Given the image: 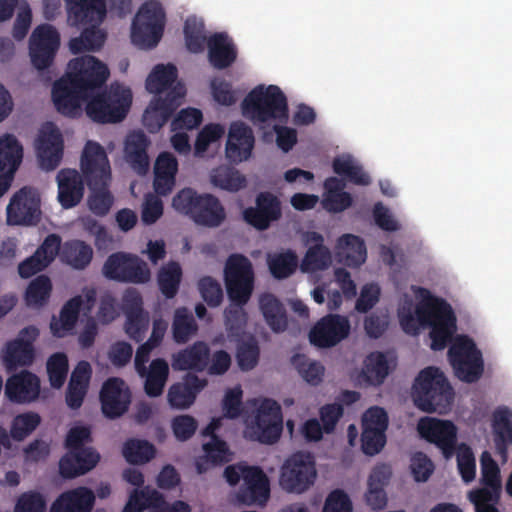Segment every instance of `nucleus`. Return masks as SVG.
Wrapping results in <instances>:
<instances>
[{
  "instance_id": "obj_1",
  "label": "nucleus",
  "mask_w": 512,
  "mask_h": 512,
  "mask_svg": "<svg viewBox=\"0 0 512 512\" xmlns=\"http://www.w3.org/2000/svg\"><path fill=\"white\" fill-rule=\"evenodd\" d=\"M69 72L57 80L52 88V99L59 113L68 117L81 114V102L87 101V116L96 123L121 122L129 112L132 92L119 83L108 90L92 96L109 77L108 67L91 55L70 60Z\"/></svg>"
},
{
  "instance_id": "obj_2",
  "label": "nucleus",
  "mask_w": 512,
  "mask_h": 512,
  "mask_svg": "<svg viewBox=\"0 0 512 512\" xmlns=\"http://www.w3.org/2000/svg\"><path fill=\"white\" fill-rule=\"evenodd\" d=\"M80 167L90 190L87 200L90 211L101 217L107 215L114 203V197L109 191L111 167L105 149L95 141H87Z\"/></svg>"
},
{
  "instance_id": "obj_3",
  "label": "nucleus",
  "mask_w": 512,
  "mask_h": 512,
  "mask_svg": "<svg viewBox=\"0 0 512 512\" xmlns=\"http://www.w3.org/2000/svg\"><path fill=\"white\" fill-rule=\"evenodd\" d=\"M68 19L72 25H90L79 37L72 38L69 48L73 54L97 51L105 43L106 33L99 28L106 16L105 0H65Z\"/></svg>"
},
{
  "instance_id": "obj_4",
  "label": "nucleus",
  "mask_w": 512,
  "mask_h": 512,
  "mask_svg": "<svg viewBox=\"0 0 512 512\" xmlns=\"http://www.w3.org/2000/svg\"><path fill=\"white\" fill-rule=\"evenodd\" d=\"M415 405L427 413H447L454 400V391L444 373L437 367H426L415 379L412 388Z\"/></svg>"
},
{
  "instance_id": "obj_5",
  "label": "nucleus",
  "mask_w": 512,
  "mask_h": 512,
  "mask_svg": "<svg viewBox=\"0 0 512 512\" xmlns=\"http://www.w3.org/2000/svg\"><path fill=\"white\" fill-rule=\"evenodd\" d=\"M241 107L243 116L255 124L288 120L287 97L276 85L255 87L244 98Z\"/></svg>"
},
{
  "instance_id": "obj_6",
  "label": "nucleus",
  "mask_w": 512,
  "mask_h": 512,
  "mask_svg": "<svg viewBox=\"0 0 512 512\" xmlns=\"http://www.w3.org/2000/svg\"><path fill=\"white\" fill-rule=\"evenodd\" d=\"M175 210L189 216L197 225L215 228L226 218L219 199L212 194H198L192 188L179 191L172 200Z\"/></svg>"
},
{
  "instance_id": "obj_7",
  "label": "nucleus",
  "mask_w": 512,
  "mask_h": 512,
  "mask_svg": "<svg viewBox=\"0 0 512 512\" xmlns=\"http://www.w3.org/2000/svg\"><path fill=\"white\" fill-rule=\"evenodd\" d=\"M419 318L429 327L431 349L443 350L456 331V316L451 305L442 298H433L416 307Z\"/></svg>"
},
{
  "instance_id": "obj_8",
  "label": "nucleus",
  "mask_w": 512,
  "mask_h": 512,
  "mask_svg": "<svg viewBox=\"0 0 512 512\" xmlns=\"http://www.w3.org/2000/svg\"><path fill=\"white\" fill-rule=\"evenodd\" d=\"M448 359L456 377L461 381L474 383L481 378L484 371L482 353L470 337H456L449 347Z\"/></svg>"
},
{
  "instance_id": "obj_9",
  "label": "nucleus",
  "mask_w": 512,
  "mask_h": 512,
  "mask_svg": "<svg viewBox=\"0 0 512 512\" xmlns=\"http://www.w3.org/2000/svg\"><path fill=\"white\" fill-rule=\"evenodd\" d=\"M165 12L157 1L142 4L131 27V40L141 48H153L162 38Z\"/></svg>"
},
{
  "instance_id": "obj_10",
  "label": "nucleus",
  "mask_w": 512,
  "mask_h": 512,
  "mask_svg": "<svg viewBox=\"0 0 512 512\" xmlns=\"http://www.w3.org/2000/svg\"><path fill=\"white\" fill-rule=\"evenodd\" d=\"M224 282L232 303L246 304L253 293L255 274L251 261L242 254H232L224 267Z\"/></svg>"
},
{
  "instance_id": "obj_11",
  "label": "nucleus",
  "mask_w": 512,
  "mask_h": 512,
  "mask_svg": "<svg viewBox=\"0 0 512 512\" xmlns=\"http://www.w3.org/2000/svg\"><path fill=\"white\" fill-rule=\"evenodd\" d=\"M316 477L314 456L309 452L298 451L290 455L281 466L279 484L287 492L301 494L314 484Z\"/></svg>"
},
{
  "instance_id": "obj_12",
  "label": "nucleus",
  "mask_w": 512,
  "mask_h": 512,
  "mask_svg": "<svg viewBox=\"0 0 512 512\" xmlns=\"http://www.w3.org/2000/svg\"><path fill=\"white\" fill-rule=\"evenodd\" d=\"M103 275L110 280L143 284L150 280L148 265L137 255L124 252L111 254L102 268Z\"/></svg>"
},
{
  "instance_id": "obj_13",
  "label": "nucleus",
  "mask_w": 512,
  "mask_h": 512,
  "mask_svg": "<svg viewBox=\"0 0 512 512\" xmlns=\"http://www.w3.org/2000/svg\"><path fill=\"white\" fill-rule=\"evenodd\" d=\"M41 199L35 188L18 190L7 206V222L11 225H35L41 219Z\"/></svg>"
},
{
  "instance_id": "obj_14",
  "label": "nucleus",
  "mask_w": 512,
  "mask_h": 512,
  "mask_svg": "<svg viewBox=\"0 0 512 512\" xmlns=\"http://www.w3.org/2000/svg\"><path fill=\"white\" fill-rule=\"evenodd\" d=\"M60 45L58 31L50 24H42L35 28L29 40L31 62L38 70L48 68Z\"/></svg>"
},
{
  "instance_id": "obj_15",
  "label": "nucleus",
  "mask_w": 512,
  "mask_h": 512,
  "mask_svg": "<svg viewBox=\"0 0 512 512\" xmlns=\"http://www.w3.org/2000/svg\"><path fill=\"white\" fill-rule=\"evenodd\" d=\"M388 415L378 406L370 407L362 417L361 445L366 455L378 454L386 443Z\"/></svg>"
},
{
  "instance_id": "obj_16",
  "label": "nucleus",
  "mask_w": 512,
  "mask_h": 512,
  "mask_svg": "<svg viewBox=\"0 0 512 512\" xmlns=\"http://www.w3.org/2000/svg\"><path fill=\"white\" fill-rule=\"evenodd\" d=\"M418 431L422 438L435 444L446 459L456 451L457 428L449 420L423 418L418 423Z\"/></svg>"
},
{
  "instance_id": "obj_17",
  "label": "nucleus",
  "mask_w": 512,
  "mask_h": 512,
  "mask_svg": "<svg viewBox=\"0 0 512 512\" xmlns=\"http://www.w3.org/2000/svg\"><path fill=\"white\" fill-rule=\"evenodd\" d=\"M350 322L339 314H328L321 318L310 330V342L319 348H330L348 337Z\"/></svg>"
},
{
  "instance_id": "obj_18",
  "label": "nucleus",
  "mask_w": 512,
  "mask_h": 512,
  "mask_svg": "<svg viewBox=\"0 0 512 512\" xmlns=\"http://www.w3.org/2000/svg\"><path fill=\"white\" fill-rule=\"evenodd\" d=\"M35 146L41 167L48 171L56 169L62 160L64 142L54 123L46 122L41 126Z\"/></svg>"
},
{
  "instance_id": "obj_19",
  "label": "nucleus",
  "mask_w": 512,
  "mask_h": 512,
  "mask_svg": "<svg viewBox=\"0 0 512 512\" xmlns=\"http://www.w3.org/2000/svg\"><path fill=\"white\" fill-rule=\"evenodd\" d=\"M282 216V206L279 198L271 192L257 194L255 206L243 211V219L250 226L263 231Z\"/></svg>"
},
{
  "instance_id": "obj_20",
  "label": "nucleus",
  "mask_w": 512,
  "mask_h": 512,
  "mask_svg": "<svg viewBox=\"0 0 512 512\" xmlns=\"http://www.w3.org/2000/svg\"><path fill=\"white\" fill-rule=\"evenodd\" d=\"M252 429L255 439L261 443L273 444L278 441L282 431V414L275 400L265 399L261 403Z\"/></svg>"
},
{
  "instance_id": "obj_21",
  "label": "nucleus",
  "mask_w": 512,
  "mask_h": 512,
  "mask_svg": "<svg viewBox=\"0 0 512 512\" xmlns=\"http://www.w3.org/2000/svg\"><path fill=\"white\" fill-rule=\"evenodd\" d=\"M100 402L104 416L116 419L128 411L131 392L124 380L117 377L109 378L101 388Z\"/></svg>"
},
{
  "instance_id": "obj_22",
  "label": "nucleus",
  "mask_w": 512,
  "mask_h": 512,
  "mask_svg": "<svg viewBox=\"0 0 512 512\" xmlns=\"http://www.w3.org/2000/svg\"><path fill=\"white\" fill-rule=\"evenodd\" d=\"M23 148L12 134L0 137V197H2L13 180L14 174L21 164Z\"/></svg>"
},
{
  "instance_id": "obj_23",
  "label": "nucleus",
  "mask_w": 512,
  "mask_h": 512,
  "mask_svg": "<svg viewBox=\"0 0 512 512\" xmlns=\"http://www.w3.org/2000/svg\"><path fill=\"white\" fill-rule=\"evenodd\" d=\"M270 496L267 475L258 466H251L244 474L243 484L236 494L237 501L244 505H263Z\"/></svg>"
},
{
  "instance_id": "obj_24",
  "label": "nucleus",
  "mask_w": 512,
  "mask_h": 512,
  "mask_svg": "<svg viewBox=\"0 0 512 512\" xmlns=\"http://www.w3.org/2000/svg\"><path fill=\"white\" fill-rule=\"evenodd\" d=\"M38 336V328L28 326L20 331L18 338L8 342L4 354V362L7 367L31 365L35 357L33 342Z\"/></svg>"
},
{
  "instance_id": "obj_25",
  "label": "nucleus",
  "mask_w": 512,
  "mask_h": 512,
  "mask_svg": "<svg viewBox=\"0 0 512 512\" xmlns=\"http://www.w3.org/2000/svg\"><path fill=\"white\" fill-rule=\"evenodd\" d=\"M85 177L76 169H61L56 176L58 185L57 199L62 208L70 209L76 207L83 199Z\"/></svg>"
},
{
  "instance_id": "obj_26",
  "label": "nucleus",
  "mask_w": 512,
  "mask_h": 512,
  "mask_svg": "<svg viewBox=\"0 0 512 512\" xmlns=\"http://www.w3.org/2000/svg\"><path fill=\"white\" fill-rule=\"evenodd\" d=\"M255 138L252 129L241 121L230 125L226 143V156L235 163L247 160L254 148Z\"/></svg>"
},
{
  "instance_id": "obj_27",
  "label": "nucleus",
  "mask_w": 512,
  "mask_h": 512,
  "mask_svg": "<svg viewBox=\"0 0 512 512\" xmlns=\"http://www.w3.org/2000/svg\"><path fill=\"white\" fill-rule=\"evenodd\" d=\"M100 455L92 448L68 450L59 461V473L65 479H73L92 470Z\"/></svg>"
},
{
  "instance_id": "obj_28",
  "label": "nucleus",
  "mask_w": 512,
  "mask_h": 512,
  "mask_svg": "<svg viewBox=\"0 0 512 512\" xmlns=\"http://www.w3.org/2000/svg\"><path fill=\"white\" fill-rule=\"evenodd\" d=\"M100 455L92 448L68 450L59 461V473L65 479H73L92 470Z\"/></svg>"
},
{
  "instance_id": "obj_29",
  "label": "nucleus",
  "mask_w": 512,
  "mask_h": 512,
  "mask_svg": "<svg viewBox=\"0 0 512 512\" xmlns=\"http://www.w3.org/2000/svg\"><path fill=\"white\" fill-rule=\"evenodd\" d=\"M40 393L39 378L24 370L11 376L5 386V395L15 403H30L36 400Z\"/></svg>"
},
{
  "instance_id": "obj_30",
  "label": "nucleus",
  "mask_w": 512,
  "mask_h": 512,
  "mask_svg": "<svg viewBox=\"0 0 512 512\" xmlns=\"http://www.w3.org/2000/svg\"><path fill=\"white\" fill-rule=\"evenodd\" d=\"M207 385L206 379L188 373L181 382L170 386L167 393L169 405L174 409H187L196 400L197 394Z\"/></svg>"
},
{
  "instance_id": "obj_31",
  "label": "nucleus",
  "mask_w": 512,
  "mask_h": 512,
  "mask_svg": "<svg viewBox=\"0 0 512 512\" xmlns=\"http://www.w3.org/2000/svg\"><path fill=\"white\" fill-rule=\"evenodd\" d=\"M392 476L391 467L387 464L376 465L368 478V488L365 493L366 504L372 510H382L387 505V493L385 487Z\"/></svg>"
},
{
  "instance_id": "obj_32",
  "label": "nucleus",
  "mask_w": 512,
  "mask_h": 512,
  "mask_svg": "<svg viewBox=\"0 0 512 512\" xmlns=\"http://www.w3.org/2000/svg\"><path fill=\"white\" fill-rule=\"evenodd\" d=\"M210 359V348L204 341H196L191 346L173 355L172 367L174 370H192L203 372Z\"/></svg>"
},
{
  "instance_id": "obj_33",
  "label": "nucleus",
  "mask_w": 512,
  "mask_h": 512,
  "mask_svg": "<svg viewBox=\"0 0 512 512\" xmlns=\"http://www.w3.org/2000/svg\"><path fill=\"white\" fill-rule=\"evenodd\" d=\"M207 47L209 62L215 69H226L236 61V46L224 32L211 35L207 40Z\"/></svg>"
},
{
  "instance_id": "obj_34",
  "label": "nucleus",
  "mask_w": 512,
  "mask_h": 512,
  "mask_svg": "<svg viewBox=\"0 0 512 512\" xmlns=\"http://www.w3.org/2000/svg\"><path fill=\"white\" fill-rule=\"evenodd\" d=\"M178 161L170 152H162L155 161L154 190L158 195H169L176 183Z\"/></svg>"
},
{
  "instance_id": "obj_35",
  "label": "nucleus",
  "mask_w": 512,
  "mask_h": 512,
  "mask_svg": "<svg viewBox=\"0 0 512 512\" xmlns=\"http://www.w3.org/2000/svg\"><path fill=\"white\" fill-rule=\"evenodd\" d=\"M335 257L338 263L357 268L366 260V245L359 236L344 234L337 240Z\"/></svg>"
},
{
  "instance_id": "obj_36",
  "label": "nucleus",
  "mask_w": 512,
  "mask_h": 512,
  "mask_svg": "<svg viewBox=\"0 0 512 512\" xmlns=\"http://www.w3.org/2000/svg\"><path fill=\"white\" fill-rule=\"evenodd\" d=\"M306 241L313 245L308 248L301 262V270L303 272H316L327 269L332 258L330 250L323 244V236L318 232H309Z\"/></svg>"
},
{
  "instance_id": "obj_37",
  "label": "nucleus",
  "mask_w": 512,
  "mask_h": 512,
  "mask_svg": "<svg viewBox=\"0 0 512 512\" xmlns=\"http://www.w3.org/2000/svg\"><path fill=\"white\" fill-rule=\"evenodd\" d=\"M95 494L86 487H78L62 493L53 503L51 512H91Z\"/></svg>"
},
{
  "instance_id": "obj_38",
  "label": "nucleus",
  "mask_w": 512,
  "mask_h": 512,
  "mask_svg": "<svg viewBox=\"0 0 512 512\" xmlns=\"http://www.w3.org/2000/svg\"><path fill=\"white\" fill-rule=\"evenodd\" d=\"M148 145L149 140L142 131L132 132L126 139V159L139 175L146 174L149 169Z\"/></svg>"
},
{
  "instance_id": "obj_39",
  "label": "nucleus",
  "mask_w": 512,
  "mask_h": 512,
  "mask_svg": "<svg viewBox=\"0 0 512 512\" xmlns=\"http://www.w3.org/2000/svg\"><path fill=\"white\" fill-rule=\"evenodd\" d=\"M492 429L497 453L506 460L508 446L512 444V410L498 408L493 413Z\"/></svg>"
},
{
  "instance_id": "obj_40",
  "label": "nucleus",
  "mask_w": 512,
  "mask_h": 512,
  "mask_svg": "<svg viewBox=\"0 0 512 512\" xmlns=\"http://www.w3.org/2000/svg\"><path fill=\"white\" fill-rule=\"evenodd\" d=\"M138 375L145 378V393L149 397H158L163 393L169 377L168 363L163 358H156L151 361L149 367L142 374Z\"/></svg>"
},
{
  "instance_id": "obj_41",
  "label": "nucleus",
  "mask_w": 512,
  "mask_h": 512,
  "mask_svg": "<svg viewBox=\"0 0 512 512\" xmlns=\"http://www.w3.org/2000/svg\"><path fill=\"white\" fill-rule=\"evenodd\" d=\"M260 310L268 326L274 332H282L287 328V315L284 305L271 293H264L259 298Z\"/></svg>"
},
{
  "instance_id": "obj_42",
  "label": "nucleus",
  "mask_w": 512,
  "mask_h": 512,
  "mask_svg": "<svg viewBox=\"0 0 512 512\" xmlns=\"http://www.w3.org/2000/svg\"><path fill=\"white\" fill-rule=\"evenodd\" d=\"M61 260L77 270L85 269L92 261L93 249L82 240L66 241L60 252Z\"/></svg>"
},
{
  "instance_id": "obj_43",
  "label": "nucleus",
  "mask_w": 512,
  "mask_h": 512,
  "mask_svg": "<svg viewBox=\"0 0 512 512\" xmlns=\"http://www.w3.org/2000/svg\"><path fill=\"white\" fill-rule=\"evenodd\" d=\"M82 307V296L78 295L68 300L60 311L59 321L51 322L52 333L57 337H62L65 332L71 331L77 323Z\"/></svg>"
},
{
  "instance_id": "obj_44",
  "label": "nucleus",
  "mask_w": 512,
  "mask_h": 512,
  "mask_svg": "<svg viewBox=\"0 0 512 512\" xmlns=\"http://www.w3.org/2000/svg\"><path fill=\"white\" fill-rule=\"evenodd\" d=\"M163 502V495L156 489L146 486L142 489H134L128 498L123 512H144L147 508L158 510Z\"/></svg>"
},
{
  "instance_id": "obj_45",
  "label": "nucleus",
  "mask_w": 512,
  "mask_h": 512,
  "mask_svg": "<svg viewBox=\"0 0 512 512\" xmlns=\"http://www.w3.org/2000/svg\"><path fill=\"white\" fill-rule=\"evenodd\" d=\"M388 374L389 366L384 353L372 352L366 357L362 376L368 384L378 386L384 382Z\"/></svg>"
},
{
  "instance_id": "obj_46",
  "label": "nucleus",
  "mask_w": 512,
  "mask_h": 512,
  "mask_svg": "<svg viewBox=\"0 0 512 512\" xmlns=\"http://www.w3.org/2000/svg\"><path fill=\"white\" fill-rule=\"evenodd\" d=\"M198 325L192 313L185 307L177 308L174 311L172 322L173 339L178 344L186 343L196 334Z\"/></svg>"
},
{
  "instance_id": "obj_47",
  "label": "nucleus",
  "mask_w": 512,
  "mask_h": 512,
  "mask_svg": "<svg viewBox=\"0 0 512 512\" xmlns=\"http://www.w3.org/2000/svg\"><path fill=\"white\" fill-rule=\"evenodd\" d=\"M178 71L173 64H158L146 79V89L153 94H159L168 89L177 79Z\"/></svg>"
},
{
  "instance_id": "obj_48",
  "label": "nucleus",
  "mask_w": 512,
  "mask_h": 512,
  "mask_svg": "<svg viewBox=\"0 0 512 512\" xmlns=\"http://www.w3.org/2000/svg\"><path fill=\"white\" fill-rule=\"evenodd\" d=\"M182 269L178 262L171 261L162 266L157 275L159 290L167 298H174L179 290Z\"/></svg>"
},
{
  "instance_id": "obj_49",
  "label": "nucleus",
  "mask_w": 512,
  "mask_h": 512,
  "mask_svg": "<svg viewBox=\"0 0 512 512\" xmlns=\"http://www.w3.org/2000/svg\"><path fill=\"white\" fill-rule=\"evenodd\" d=\"M211 183L223 190L236 192L245 187L246 178L234 168L222 165L211 172Z\"/></svg>"
},
{
  "instance_id": "obj_50",
  "label": "nucleus",
  "mask_w": 512,
  "mask_h": 512,
  "mask_svg": "<svg viewBox=\"0 0 512 512\" xmlns=\"http://www.w3.org/2000/svg\"><path fill=\"white\" fill-rule=\"evenodd\" d=\"M52 283L48 276L39 275L28 285L25 292L27 306L39 308L44 306L51 294Z\"/></svg>"
},
{
  "instance_id": "obj_51",
  "label": "nucleus",
  "mask_w": 512,
  "mask_h": 512,
  "mask_svg": "<svg viewBox=\"0 0 512 512\" xmlns=\"http://www.w3.org/2000/svg\"><path fill=\"white\" fill-rule=\"evenodd\" d=\"M123 456L131 464H144L154 458L156 449L147 440L129 439L123 445Z\"/></svg>"
},
{
  "instance_id": "obj_52",
  "label": "nucleus",
  "mask_w": 512,
  "mask_h": 512,
  "mask_svg": "<svg viewBox=\"0 0 512 512\" xmlns=\"http://www.w3.org/2000/svg\"><path fill=\"white\" fill-rule=\"evenodd\" d=\"M267 262L270 273L276 279L289 277L295 272L298 266L297 256L291 250L269 255Z\"/></svg>"
},
{
  "instance_id": "obj_53",
  "label": "nucleus",
  "mask_w": 512,
  "mask_h": 512,
  "mask_svg": "<svg viewBox=\"0 0 512 512\" xmlns=\"http://www.w3.org/2000/svg\"><path fill=\"white\" fill-rule=\"evenodd\" d=\"M186 46L193 53L202 52L207 45L204 22L196 17H188L184 25Z\"/></svg>"
},
{
  "instance_id": "obj_54",
  "label": "nucleus",
  "mask_w": 512,
  "mask_h": 512,
  "mask_svg": "<svg viewBox=\"0 0 512 512\" xmlns=\"http://www.w3.org/2000/svg\"><path fill=\"white\" fill-rule=\"evenodd\" d=\"M41 423L38 413L29 411L16 415L10 426V436L15 441H23L31 435Z\"/></svg>"
},
{
  "instance_id": "obj_55",
  "label": "nucleus",
  "mask_w": 512,
  "mask_h": 512,
  "mask_svg": "<svg viewBox=\"0 0 512 512\" xmlns=\"http://www.w3.org/2000/svg\"><path fill=\"white\" fill-rule=\"evenodd\" d=\"M332 166L336 174L345 177L353 184L367 186L371 183L370 176L350 158H335Z\"/></svg>"
},
{
  "instance_id": "obj_56",
  "label": "nucleus",
  "mask_w": 512,
  "mask_h": 512,
  "mask_svg": "<svg viewBox=\"0 0 512 512\" xmlns=\"http://www.w3.org/2000/svg\"><path fill=\"white\" fill-rule=\"evenodd\" d=\"M260 348L257 340L250 337L237 346L236 359L242 371H250L256 367L259 361Z\"/></svg>"
},
{
  "instance_id": "obj_57",
  "label": "nucleus",
  "mask_w": 512,
  "mask_h": 512,
  "mask_svg": "<svg viewBox=\"0 0 512 512\" xmlns=\"http://www.w3.org/2000/svg\"><path fill=\"white\" fill-rule=\"evenodd\" d=\"M481 482L494 494H499L501 489L500 469L488 452L481 456Z\"/></svg>"
},
{
  "instance_id": "obj_58",
  "label": "nucleus",
  "mask_w": 512,
  "mask_h": 512,
  "mask_svg": "<svg viewBox=\"0 0 512 512\" xmlns=\"http://www.w3.org/2000/svg\"><path fill=\"white\" fill-rule=\"evenodd\" d=\"M293 364L302 378L310 385L316 386L322 382L325 368L320 362L311 361L304 355H297L293 357Z\"/></svg>"
},
{
  "instance_id": "obj_59",
  "label": "nucleus",
  "mask_w": 512,
  "mask_h": 512,
  "mask_svg": "<svg viewBox=\"0 0 512 512\" xmlns=\"http://www.w3.org/2000/svg\"><path fill=\"white\" fill-rule=\"evenodd\" d=\"M47 373L50 385L59 389L65 383L68 373V358L64 353L57 352L47 361Z\"/></svg>"
},
{
  "instance_id": "obj_60",
  "label": "nucleus",
  "mask_w": 512,
  "mask_h": 512,
  "mask_svg": "<svg viewBox=\"0 0 512 512\" xmlns=\"http://www.w3.org/2000/svg\"><path fill=\"white\" fill-rule=\"evenodd\" d=\"M203 450L205 452V462L217 465L231 460V453L227 443L217 435H213L212 439L203 445Z\"/></svg>"
},
{
  "instance_id": "obj_61",
  "label": "nucleus",
  "mask_w": 512,
  "mask_h": 512,
  "mask_svg": "<svg viewBox=\"0 0 512 512\" xmlns=\"http://www.w3.org/2000/svg\"><path fill=\"white\" fill-rule=\"evenodd\" d=\"M213 99L220 105L232 106L238 100L237 92L232 84L223 78H214L210 83Z\"/></svg>"
},
{
  "instance_id": "obj_62",
  "label": "nucleus",
  "mask_w": 512,
  "mask_h": 512,
  "mask_svg": "<svg viewBox=\"0 0 512 512\" xmlns=\"http://www.w3.org/2000/svg\"><path fill=\"white\" fill-rule=\"evenodd\" d=\"M457 466L464 482H471L475 478V457L472 449L466 444H460L458 446Z\"/></svg>"
},
{
  "instance_id": "obj_63",
  "label": "nucleus",
  "mask_w": 512,
  "mask_h": 512,
  "mask_svg": "<svg viewBox=\"0 0 512 512\" xmlns=\"http://www.w3.org/2000/svg\"><path fill=\"white\" fill-rule=\"evenodd\" d=\"M469 500L474 504L476 512H499L492 504L497 501L499 494H494L487 488H479L469 492Z\"/></svg>"
},
{
  "instance_id": "obj_64",
  "label": "nucleus",
  "mask_w": 512,
  "mask_h": 512,
  "mask_svg": "<svg viewBox=\"0 0 512 512\" xmlns=\"http://www.w3.org/2000/svg\"><path fill=\"white\" fill-rule=\"evenodd\" d=\"M46 502L38 492H25L16 502L14 512H45Z\"/></svg>"
}]
</instances>
